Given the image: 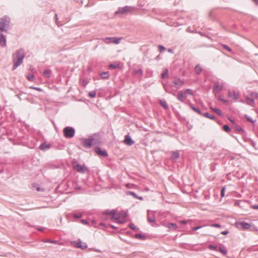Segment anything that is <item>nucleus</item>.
I'll return each mask as SVG.
<instances>
[{
  "label": "nucleus",
  "instance_id": "obj_10",
  "mask_svg": "<svg viewBox=\"0 0 258 258\" xmlns=\"http://www.w3.org/2000/svg\"><path fill=\"white\" fill-rule=\"evenodd\" d=\"M223 88V86L221 84H220L219 83H215L213 88V92L216 94L220 92Z\"/></svg>",
  "mask_w": 258,
  "mask_h": 258
},
{
  "label": "nucleus",
  "instance_id": "obj_40",
  "mask_svg": "<svg viewBox=\"0 0 258 258\" xmlns=\"http://www.w3.org/2000/svg\"><path fill=\"white\" fill-rule=\"evenodd\" d=\"M192 109L194 111H195L196 112H198V113H200V111L198 109H197V108H195V107H193V106H192Z\"/></svg>",
  "mask_w": 258,
  "mask_h": 258
},
{
  "label": "nucleus",
  "instance_id": "obj_48",
  "mask_svg": "<svg viewBox=\"0 0 258 258\" xmlns=\"http://www.w3.org/2000/svg\"><path fill=\"white\" fill-rule=\"evenodd\" d=\"M229 120L232 123H234V120H232L230 118H229Z\"/></svg>",
  "mask_w": 258,
  "mask_h": 258
},
{
  "label": "nucleus",
  "instance_id": "obj_35",
  "mask_svg": "<svg viewBox=\"0 0 258 258\" xmlns=\"http://www.w3.org/2000/svg\"><path fill=\"white\" fill-rule=\"evenodd\" d=\"M223 130L226 132H228L230 131V128L227 125H225L223 126Z\"/></svg>",
  "mask_w": 258,
  "mask_h": 258
},
{
  "label": "nucleus",
  "instance_id": "obj_23",
  "mask_svg": "<svg viewBox=\"0 0 258 258\" xmlns=\"http://www.w3.org/2000/svg\"><path fill=\"white\" fill-rule=\"evenodd\" d=\"M129 194L130 195L133 196L134 198L139 199L140 200H142L143 198L142 197H139L135 192L130 191L129 192Z\"/></svg>",
  "mask_w": 258,
  "mask_h": 258
},
{
  "label": "nucleus",
  "instance_id": "obj_49",
  "mask_svg": "<svg viewBox=\"0 0 258 258\" xmlns=\"http://www.w3.org/2000/svg\"><path fill=\"white\" fill-rule=\"evenodd\" d=\"M252 95H253V96L255 98L257 97V94L256 93H253Z\"/></svg>",
  "mask_w": 258,
  "mask_h": 258
},
{
  "label": "nucleus",
  "instance_id": "obj_7",
  "mask_svg": "<svg viewBox=\"0 0 258 258\" xmlns=\"http://www.w3.org/2000/svg\"><path fill=\"white\" fill-rule=\"evenodd\" d=\"M228 96L229 98L232 100H237L239 97V93L235 90H229L228 92Z\"/></svg>",
  "mask_w": 258,
  "mask_h": 258
},
{
  "label": "nucleus",
  "instance_id": "obj_5",
  "mask_svg": "<svg viewBox=\"0 0 258 258\" xmlns=\"http://www.w3.org/2000/svg\"><path fill=\"white\" fill-rule=\"evenodd\" d=\"M64 136L66 138H72L75 133L74 130L70 127H66L63 130Z\"/></svg>",
  "mask_w": 258,
  "mask_h": 258
},
{
  "label": "nucleus",
  "instance_id": "obj_22",
  "mask_svg": "<svg viewBox=\"0 0 258 258\" xmlns=\"http://www.w3.org/2000/svg\"><path fill=\"white\" fill-rule=\"evenodd\" d=\"M171 157L173 159H177L179 157V153L178 152H173Z\"/></svg>",
  "mask_w": 258,
  "mask_h": 258
},
{
  "label": "nucleus",
  "instance_id": "obj_16",
  "mask_svg": "<svg viewBox=\"0 0 258 258\" xmlns=\"http://www.w3.org/2000/svg\"><path fill=\"white\" fill-rule=\"evenodd\" d=\"M96 152L99 155L106 157L107 156V152L104 150H101L100 148H97L95 149Z\"/></svg>",
  "mask_w": 258,
  "mask_h": 258
},
{
  "label": "nucleus",
  "instance_id": "obj_21",
  "mask_svg": "<svg viewBox=\"0 0 258 258\" xmlns=\"http://www.w3.org/2000/svg\"><path fill=\"white\" fill-rule=\"evenodd\" d=\"M109 68L111 69H116L119 68V64L118 62H115L113 64H111L109 66Z\"/></svg>",
  "mask_w": 258,
  "mask_h": 258
},
{
  "label": "nucleus",
  "instance_id": "obj_12",
  "mask_svg": "<svg viewBox=\"0 0 258 258\" xmlns=\"http://www.w3.org/2000/svg\"><path fill=\"white\" fill-rule=\"evenodd\" d=\"M74 246L76 247L81 248L83 249H86L87 247L86 243L82 242L81 241L74 242Z\"/></svg>",
  "mask_w": 258,
  "mask_h": 258
},
{
  "label": "nucleus",
  "instance_id": "obj_14",
  "mask_svg": "<svg viewBox=\"0 0 258 258\" xmlns=\"http://www.w3.org/2000/svg\"><path fill=\"white\" fill-rule=\"evenodd\" d=\"M173 84L177 88L181 87L183 85V82L180 79H176L173 81Z\"/></svg>",
  "mask_w": 258,
  "mask_h": 258
},
{
  "label": "nucleus",
  "instance_id": "obj_54",
  "mask_svg": "<svg viewBox=\"0 0 258 258\" xmlns=\"http://www.w3.org/2000/svg\"><path fill=\"white\" fill-rule=\"evenodd\" d=\"M82 222L84 223H86V222L85 221H84L83 220Z\"/></svg>",
  "mask_w": 258,
  "mask_h": 258
},
{
  "label": "nucleus",
  "instance_id": "obj_2",
  "mask_svg": "<svg viewBox=\"0 0 258 258\" xmlns=\"http://www.w3.org/2000/svg\"><path fill=\"white\" fill-rule=\"evenodd\" d=\"M24 57V53L23 50H19L16 54L14 55V66L13 69H16L20 66L22 61Z\"/></svg>",
  "mask_w": 258,
  "mask_h": 258
},
{
  "label": "nucleus",
  "instance_id": "obj_11",
  "mask_svg": "<svg viewBox=\"0 0 258 258\" xmlns=\"http://www.w3.org/2000/svg\"><path fill=\"white\" fill-rule=\"evenodd\" d=\"M133 10V9L132 8L126 6L119 9L118 13L121 14H127L131 12Z\"/></svg>",
  "mask_w": 258,
  "mask_h": 258
},
{
  "label": "nucleus",
  "instance_id": "obj_33",
  "mask_svg": "<svg viewBox=\"0 0 258 258\" xmlns=\"http://www.w3.org/2000/svg\"><path fill=\"white\" fill-rule=\"evenodd\" d=\"M50 74V71L48 70H45L43 73L44 75L46 77H49Z\"/></svg>",
  "mask_w": 258,
  "mask_h": 258
},
{
  "label": "nucleus",
  "instance_id": "obj_25",
  "mask_svg": "<svg viewBox=\"0 0 258 258\" xmlns=\"http://www.w3.org/2000/svg\"><path fill=\"white\" fill-rule=\"evenodd\" d=\"M202 68L199 66H197L195 68V71L197 74H200L202 72Z\"/></svg>",
  "mask_w": 258,
  "mask_h": 258
},
{
  "label": "nucleus",
  "instance_id": "obj_29",
  "mask_svg": "<svg viewBox=\"0 0 258 258\" xmlns=\"http://www.w3.org/2000/svg\"><path fill=\"white\" fill-rule=\"evenodd\" d=\"M27 78L28 80L30 81H33L34 80V76L33 75H28L27 76Z\"/></svg>",
  "mask_w": 258,
  "mask_h": 258
},
{
  "label": "nucleus",
  "instance_id": "obj_39",
  "mask_svg": "<svg viewBox=\"0 0 258 258\" xmlns=\"http://www.w3.org/2000/svg\"><path fill=\"white\" fill-rule=\"evenodd\" d=\"M211 226L213 227H217V228H219L221 227V226L218 224H213L211 225Z\"/></svg>",
  "mask_w": 258,
  "mask_h": 258
},
{
  "label": "nucleus",
  "instance_id": "obj_43",
  "mask_svg": "<svg viewBox=\"0 0 258 258\" xmlns=\"http://www.w3.org/2000/svg\"><path fill=\"white\" fill-rule=\"evenodd\" d=\"M228 233H229L228 231H224L222 232L221 234L223 235H227L228 234Z\"/></svg>",
  "mask_w": 258,
  "mask_h": 258
},
{
  "label": "nucleus",
  "instance_id": "obj_45",
  "mask_svg": "<svg viewBox=\"0 0 258 258\" xmlns=\"http://www.w3.org/2000/svg\"><path fill=\"white\" fill-rule=\"evenodd\" d=\"M224 48L228 50L229 51H230L231 49L229 48V47L227 45H224Z\"/></svg>",
  "mask_w": 258,
  "mask_h": 258
},
{
  "label": "nucleus",
  "instance_id": "obj_8",
  "mask_svg": "<svg viewBox=\"0 0 258 258\" xmlns=\"http://www.w3.org/2000/svg\"><path fill=\"white\" fill-rule=\"evenodd\" d=\"M82 144L85 147H90L93 145V140L92 139H84L82 140Z\"/></svg>",
  "mask_w": 258,
  "mask_h": 258
},
{
  "label": "nucleus",
  "instance_id": "obj_32",
  "mask_svg": "<svg viewBox=\"0 0 258 258\" xmlns=\"http://www.w3.org/2000/svg\"><path fill=\"white\" fill-rule=\"evenodd\" d=\"M204 115L205 116L209 118H210V119H214V116L213 115H212L211 114H210L209 113H206L204 114Z\"/></svg>",
  "mask_w": 258,
  "mask_h": 258
},
{
  "label": "nucleus",
  "instance_id": "obj_15",
  "mask_svg": "<svg viewBox=\"0 0 258 258\" xmlns=\"http://www.w3.org/2000/svg\"><path fill=\"white\" fill-rule=\"evenodd\" d=\"M124 143L127 145L131 146L134 143V142L128 136H126L125 137Z\"/></svg>",
  "mask_w": 258,
  "mask_h": 258
},
{
  "label": "nucleus",
  "instance_id": "obj_20",
  "mask_svg": "<svg viewBox=\"0 0 258 258\" xmlns=\"http://www.w3.org/2000/svg\"><path fill=\"white\" fill-rule=\"evenodd\" d=\"M100 76L103 79H107L109 77V74L108 72H102Z\"/></svg>",
  "mask_w": 258,
  "mask_h": 258
},
{
  "label": "nucleus",
  "instance_id": "obj_46",
  "mask_svg": "<svg viewBox=\"0 0 258 258\" xmlns=\"http://www.w3.org/2000/svg\"><path fill=\"white\" fill-rule=\"evenodd\" d=\"M180 223H182V224H185L186 223V222L185 221H180Z\"/></svg>",
  "mask_w": 258,
  "mask_h": 258
},
{
  "label": "nucleus",
  "instance_id": "obj_9",
  "mask_svg": "<svg viewBox=\"0 0 258 258\" xmlns=\"http://www.w3.org/2000/svg\"><path fill=\"white\" fill-rule=\"evenodd\" d=\"M104 41L107 43H115V44H118L120 41V39L116 38L115 37H113V38L107 37L104 39Z\"/></svg>",
  "mask_w": 258,
  "mask_h": 258
},
{
  "label": "nucleus",
  "instance_id": "obj_6",
  "mask_svg": "<svg viewBox=\"0 0 258 258\" xmlns=\"http://www.w3.org/2000/svg\"><path fill=\"white\" fill-rule=\"evenodd\" d=\"M9 21L7 18H3L0 20V30L2 31H5L8 28Z\"/></svg>",
  "mask_w": 258,
  "mask_h": 258
},
{
  "label": "nucleus",
  "instance_id": "obj_30",
  "mask_svg": "<svg viewBox=\"0 0 258 258\" xmlns=\"http://www.w3.org/2000/svg\"><path fill=\"white\" fill-rule=\"evenodd\" d=\"M89 96L91 98H94L96 96L95 91H92L88 93Z\"/></svg>",
  "mask_w": 258,
  "mask_h": 258
},
{
  "label": "nucleus",
  "instance_id": "obj_18",
  "mask_svg": "<svg viewBox=\"0 0 258 258\" xmlns=\"http://www.w3.org/2000/svg\"><path fill=\"white\" fill-rule=\"evenodd\" d=\"M0 44L2 46H4L6 44V40L4 36L0 34Z\"/></svg>",
  "mask_w": 258,
  "mask_h": 258
},
{
  "label": "nucleus",
  "instance_id": "obj_4",
  "mask_svg": "<svg viewBox=\"0 0 258 258\" xmlns=\"http://www.w3.org/2000/svg\"><path fill=\"white\" fill-rule=\"evenodd\" d=\"M73 168L79 172L84 173L87 171V168L84 165L79 164L76 161L73 162Z\"/></svg>",
  "mask_w": 258,
  "mask_h": 258
},
{
  "label": "nucleus",
  "instance_id": "obj_17",
  "mask_svg": "<svg viewBox=\"0 0 258 258\" xmlns=\"http://www.w3.org/2000/svg\"><path fill=\"white\" fill-rule=\"evenodd\" d=\"M218 250L223 255H226L227 252L226 248L224 246L221 245L219 247Z\"/></svg>",
  "mask_w": 258,
  "mask_h": 258
},
{
  "label": "nucleus",
  "instance_id": "obj_27",
  "mask_svg": "<svg viewBox=\"0 0 258 258\" xmlns=\"http://www.w3.org/2000/svg\"><path fill=\"white\" fill-rule=\"evenodd\" d=\"M168 77V70L166 69L163 73L162 74V77L163 78H166Z\"/></svg>",
  "mask_w": 258,
  "mask_h": 258
},
{
  "label": "nucleus",
  "instance_id": "obj_52",
  "mask_svg": "<svg viewBox=\"0 0 258 258\" xmlns=\"http://www.w3.org/2000/svg\"><path fill=\"white\" fill-rule=\"evenodd\" d=\"M83 85H84V86H86V83L84 82Z\"/></svg>",
  "mask_w": 258,
  "mask_h": 258
},
{
  "label": "nucleus",
  "instance_id": "obj_38",
  "mask_svg": "<svg viewBox=\"0 0 258 258\" xmlns=\"http://www.w3.org/2000/svg\"><path fill=\"white\" fill-rule=\"evenodd\" d=\"M130 227L133 230L136 229V225L133 223H132L130 225Z\"/></svg>",
  "mask_w": 258,
  "mask_h": 258
},
{
  "label": "nucleus",
  "instance_id": "obj_26",
  "mask_svg": "<svg viewBox=\"0 0 258 258\" xmlns=\"http://www.w3.org/2000/svg\"><path fill=\"white\" fill-rule=\"evenodd\" d=\"M184 94L185 95H187V94H188V95H193V93L192 92V91L190 90V89H186V90L184 91Z\"/></svg>",
  "mask_w": 258,
  "mask_h": 258
},
{
  "label": "nucleus",
  "instance_id": "obj_47",
  "mask_svg": "<svg viewBox=\"0 0 258 258\" xmlns=\"http://www.w3.org/2000/svg\"><path fill=\"white\" fill-rule=\"evenodd\" d=\"M253 208L254 209H258V206H254L253 207Z\"/></svg>",
  "mask_w": 258,
  "mask_h": 258
},
{
  "label": "nucleus",
  "instance_id": "obj_36",
  "mask_svg": "<svg viewBox=\"0 0 258 258\" xmlns=\"http://www.w3.org/2000/svg\"><path fill=\"white\" fill-rule=\"evenodd\" d=\"M225 187H223L221 189V196L222 197H224V192H225Z\"/></svg>",
  "mask_w": 258,
  "mask_h": 258
},
{
  "label": "nucleus",
  "instance_id": "obj_51",
  "mask_svg": "<svg viewBox=\"0 0 258 258\" xmlns=\"http://www.w3.org/2000/svg\"><path fill=\"white\" fill-rule=\"evenodd\" d=\"M111 227L112 228H114V229H115L116 227H114V226H113V225H111Z\"/></svg>",
  "mask_w": 258,
  "mask_h": 258
},
{
  "label": "nucleus",
  "instance_id": "obj_19",
  "mask_svg": "<svg viewBox=\"0 0 258 258\" xmlns=\"http://www.w3.org/2000/svg\"><path fill=\"white\" fill-rule=\"evenodd\" d=\"M166 226L170 229H172L174 230L176 229L177 228V225L174 223H168Z\"/></svg>",
  "mask_w": 258,
  "mask_h": 258
},
{
  "label": "nucleus",
  "instance_id": "obj_37",
  "mask_svg": "<svg viewBox=\"0 0 258 258\" xmlns=\"http://www.w3.org/2000/svg\"><path fill=\"white\" fill-rule=\"evenodd\" d=\"M209 248L210 249H213V250H217V246L213 245H210L209 246Z\"/></svg>",
  "mask_w": 258,
  "mask_h": 258
},
{
  "label": "nucleus",
  "instance_id": "obj_3",
  "mask_svg": "<svg viewBox=\"0 0 258 258\" xmlns=\"http://www.w3.org/2000/svg\"><path fill=\"white\" fill-rule=\"evenodd\" d=\"M235 227L239 229L248 230L251 227L249 223L244 221H238L235 223Z\"/></svg>",
  "mask_w": 258,
  "mask_h": 258
},
{
  "label": "nucleus",
  "instance_id": "obj_41",
  "mask_svg": "<svg viewBox=\"0 0 258 258\" xmlns=\"http://www.w3.org/2000/svg\"><path fill=\"white\" fill-rule=\"evenodd\" d=\"M201 227H202L201 226H197V227H194V228H192V230H193L194 231H196V230H198V229H200Z\"/></svg>",
  "mask_w": 258,
  "mask_h": 258
},
{
  "label": "nucleus",
  "instance_id": "obj_13",
  "mask_svg": "<svg viewBox=\"0 0 258 258\" xmlns=\"http://www.w3.org/2000/svg\"><path fill=\"white\" fill-rule=\"evenodd\" d=\"M177 98L180 101L183 102L186 98V95H185L182 91H179L177 95Z\"/></svg>",
  "mask_w": 258,
  "mask_h": 258
},
{
  "label": "nucleus",
  "instance_id": "obj_34",
  "mask_svg": "<svg viewBox=\"0 0 258 258\" xmlns=\"http://www.w3.org/2000/svg\"><path fill=\"white\" fill-rule=\"evenodd\" d=\"M30 88H31L32 89L35 90H36L37 91H39V92L42 91V89H41L40 88L34 87H30Z\"/></svg>",
  "mask_w": 258,
  "mask_h": 258
},
{
  "label": "nucleus",
  "instance_id": "obj_53",
  "mask_svg": "<svg viewBox=\"0 0 258 258\" xmlns=\"http://www.w3.org/2000/svg\"><path fill=\"white\" fill-rule=\"evenodd\" d=\"M256 4L257 3V0H253Z\"/></svg>",
  "mask_w": 258,
  "mask_h": 258
},
{
  "label": "nucleus",
  "instance_id": "obj_44",
  "mask_svg": "<svg viewBox=\"0 0 258 258\" xmlns=\"http://www.w3.org/2000/svg\"><path fill=\"white\" fill-rule=\"evenodd\" d=\"M218 99H219V100H221L222 102H223L224 103H226L227 102V101L226 100L223 99L221 98H220V97L218 98Z\"/></svg>",
  "mask_w": 258,
  "mask_h": 258
},
{
  "label": "nucleus",
  "instance_id": "obj_1",
  "mask_svg": "<svg viewBox=\"0 0 258 258\" xmlns=\"http://www.w3.org/2000/svg\"><path fill=\"white\" fill-rule=\"evenodd\" d=\"M106 214L108 216V218L114 220L119 223H123L125 221L126 214L125 212L122 211L117 213L114 210L107 211Z\"/></svg>",
  "mask_w": 258,
  "mask_h": 258
},
{
  "label": "nucleus",
  "instance_id": "obj_55",
  "mask_svg": "<svg viewBox=\"0 0 258 258\" xmlns=\"http://www.w3.org/2000/svg\"><path fill=\"white\" fill-rule=\"evenodd\" d=\"M168 51H169V52H172V50H171V49H169V50H168Z\"/></svg>",
  "mask_w": 258,
  "mask_h": 258
},
{
  "label": "nucleus",
  "instance_id": "obj_42",
  "mask_svg": "<svg viewBox=\"0 0 258 258\" xmlns=\"http://www.w3.org/2000/svg\"><path fill=\"white\" fill-rule=\"evenodd\" d=\"M159 49H160L161 51H163V50H164L165 49L164 47H163L162 46H161V45L159 46Z\"/></svg>",
  "mask_w": 258,
  "mask_h": 258
},
{
  "label": "nucleus",
  "instance_id": "obj_31",
  "mask_svg": "<svg viewBox=\"0 0 258 258\" xmlns=\"http://www.w3.org/2000/svg\"><path fill=\"white\" fill-rule=\"evenodd\" d=\"M48 148H49V146L47 145H45V144L41 145L40 146V149L42 150L46 149H48Z\"/></svg>",
  "mask_w": 258,
  "mask_h": 258
},
{
  "label": "nucleus",
  "instance_id": "obj_24",
  "mask_svg": "<svg viewBox=\"0 0 258 258\" xmlns=\"http://www.w3.org/2000/svg\"><path fill=\"white\" fill-rule=\"evenodd\" d=\"M213 111H214V112H215L217 114H219V115H222V112L221 111V110L219 109H217V108H213V107H211L210 108Z\"/></svg>",
  "mask_w": 258,
  "mask_h": 258
},
{
  "label": "nucleus",
  "instance_id": "obj_28",
  "mask_svg": "<svg viewBox=\"0 0 258 258\" xmlns=\"http://www.w3.org/2000/svg\"><path fill=\"white\" fill-rule=\"evenodd\" d=\"M160 104L164 108H168V105L165 101H160Z\"/></svg>",
  "mask_w": 258,
  "mask_h": 258
},
{
  "label": "nucleus",
  "instance_id": "obj_50",
  "mask_svg": "<svg viewBox=\"0 0 258 258\" xmlns=\"http://www.w3.org/2000/svg\"><path fill=\"white\" fill-rule=\"evenodd\" d=\"M74 216H75V217L79 218V217H81V215H75Z\"/></svg>",
  "mask_w": 258,
  "mask_h": 258
}]
</instances>
